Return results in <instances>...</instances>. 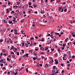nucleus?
<instances>
[{"instance_id":"42","label":"nucleus","mask_w":75,"mask_h":75,"mask_svg":"<svg viewBox=\"0 0 75 75\" xmlns=\"http://www.w3.org/2000/svg\"><path fill=\"white\" fill-rule=\"evenodd\" d=\"M14 31L16 32V33H17V29H15L14 30Z\"/></svg>"},{"instance_id":"18","label":"nucleus","mask_w":75,"mask_h":75,"mask_svg":"<svg viewBox=\"0 0 75 75\" xmlns=\"http://www.w3.org/2000/svg\"><path fill=\"white\" fill-rule=\"evenodd\" d=\"M48 66H49L48 64H46L45 66V68H46V67L47 68H48Z\"/></svg>"},{"instance_id":"29","label":"nucleus","mask_w":75,"mask_h":75,"mask_svg":"<svg viewBox=\"0 0 75 75\" xmlns=\"http://www.w3.org/2000/svg\"><path fill=\"white\" fill-rule=\"evenodd\" d=\"M4 23H7V22H6V20H4Z\"/></svg>"},{"instance_id":"27","label":"nucleus","mask_w":75,"mask_h":75,"mask_svg":"<svg viewBox=\"0 0 75 75\" xmlns=\"http://www.w3.org/2000/svg\"><path fill=\"white\" fill-rule=\"evenodd\" d=\"M55 34L57 35H59V33H55Z\"/></svg>"},{"instance_id":"23","label":"nucleus","mask_w":75,"mask_h":75,"mask_svg":"<svg viewBox=\"0 0 75 75\" xmlns=\"http://www.w3.org/2000/svg\"><path fill=\"white\" fill-rule=\"evenodd\" d=\"M62 74H64V71L62 70Z\"/></svg>"},{"instance_id":"44","label":"nucleus","mask_w":75,"mask_h":75,"mask_svg":"<svg viewBox=\"0 0 75 75\" xmlns=\"http://www.w3.org/2000/svg\"><path fill=\"white\" fill-rule=\"evenodd\" d=\"M12 8H9V10H11V11H12Z\"/></svg>"},{"instance_id":"3","label":"nucleus","mask_w":75,"mask_h":75,"mask_svg":"<svg viewBox=\"0 0 75 75\" xmlns=\"http://www.w3.org/2000/svg\"><path fill=\"white\" fill-rule=\"evenodd\" d=\"M6 11H7V13H9V10H8V9H6Z\"/></svg>"},{"instance_id":"10","label":"nucleus","mask_w":75,"mask_h":75,"mask_svg":"<svg viewBox=\"0 0 75 75\" xmlns=\"http://www.w3.org/2000/svg\"><path fill=\"white\" fill-rule=\"evenodd\" d=\"M12 21H10L9 22H8V23H9V24H12Z\"/></svg>"},{"instance_id":"58","label":"nucleus","mask_w":75,"mask_h":75,"mask_svg":"<svg viewBox=\"0 0 75 75\" xmlns=\"http://www.w3.org/2000/svg\"><path fill=\"white\" fill-rule=\"evenodd\" d=\"M39 65L40 66V67H42V64H39Z\"/></svg>"},{"instance_id":"54","label":"nucleus","mask_w":75,"mask_h":75,"mask_svg":"<svg viewBox=\"0 0 75 75\" xmlns=\"http://www.w3.org/2000/svg\"><path fill=\"white\" fill-rule=\"evenodd\" d=\"M23 68H24V67H23L20 70H19V71H21V70H22V69H23Z\"/></svg>"},{"instance_id":"6","label":"nucleus","mask_w":75,"mask_h":75,"mask_svg":"<svg viewBox=\"0 0 75 75\" xmlns=\"http://www.w3.org/2000/svg\"><path fill=\"white\" fill-rule=\"evenodd\" d=\"M28 55H29L27 53L26 54H25V56L26 57H28Z\"/></svg>"},{"instance_id":"12","label":"nucleus","mask_w":75,"mask_h":75,"mask_svg":"<svg viewBox=\"0 0 75 75\" xmlns=\"http://www.w3.org/2000/svg\"><path fill=\"white\" fill-rule=\"evenodd\" d=\"M21 32L22 33V34H25V33H23L24 32V31H21Z\"/></svg>"},{"instance_id":"40","label":"nucleus","mask_w":75,"mask_h":75,"mask_svg":"<svg viewBox=\"0 0 75 75\" xmlns=\"http://www.w3.org/2000/svg\"><path fill=\"white\" fill-rule=\"evenodd\" d=\"M35 59H36V58H35V57L33 58V59H34V60H35Z\"/></svg>"},{"instance_id":"38","label":"nucleus","mask_w":75,"mask_h":75,"mask_svg":"<svg viewBox=\"0 0 75 75\" xmlns=\"http://www.w3.org/2000/svg\"><path fill=\"white\" fill-rule=\"evenodd\" d=\"M34 45H35H35L37 44V43H34Z\"/></svg>"},{"instance_id":"55","label":"nucleus","mask_w":75,"mask_h":75,"mask_svg":"<svg viewBox=\"0 0 75 75\" xmlns=\"http://www.w3.org/2000/svg\"><path fill=\"white\" fill-rule=\"evenodd\" d=\"M28 13H29V14H30V13H31V11H28Z\"/></svg>"},{"instance_id":"9","label":"nucleus","mask_w":75,"mask_h":75,"mask_svg":"<svg viewBox=\"0 0 75 75\" xmlns=\"http://www.w3.org/2000/svg\"><path fill=\"white\" fill-rule=\"evenodd\" d=\"M37 5H33V6L34 7V8H35V7H37Z\"/></svg>"},{"instance_id":"8","label":"nucleus","mask_w":75,"mask_h":75,"mask_svg":"<svg viewBox=\"0 0 75 75\" xmlns=\"http://www.w3.org/2000/svg\"><path fill=\"white\" fill-rule=\"evenodd\" d=\"M65 46H66V44H63L62 45V47H65Z\"/></svg>"},{"instance_id":"22","label":"nucleus","mask_w":75,"mask_h":75,"mask_svg":"<svg viewBox=\"0 0 75 75\" xmlns=\"http://www.w3.org/2000/svg\"><path fill=\"white\" fill-rule=\"evenodd\" d=\"M14 50H15L16 51H17V49L16 48H14Z\"/></svg>"},{"instance_id":"39","label":"nucleus","mask_w":75,"mask_h":75,"mask_svg":"<svg viewBox=\"0 0 75 75\" xmlns=\"http://www.w3.org/2000/svg\"><path fill=\"white\" fill-rule=\"evenodd\" d=\"M54 62V60H53V59H52L51 62Z\"/></svg>"},{"instance_id":"51","label":"nucleus","mask_w":75,"mask_h":75,"mask_svg":"<svg viewBox=\"0 0 75 75\" xmlns=\"http://www.w3.org/2000/svg\"><path fill=\"white\" fill-rule=\"evenodd\" d=\"M51 34H49L48 35H47V37H48V36H50Z\"/></svg>"},{"instance_id":"2","label":"nucleus","mask_w":75,"mask_h":75,"mask_svg":"<svg viewBox=\"0 0 75 75\" xmlns=\"http://www.w3.org/2000/svg\"><path fill=\"white\" fill-rule=\"evenodd\" d=\"M69 23L71 24L74 23H75V21H70Z\"/></svg>"},{"instance_id":"50","label":"nucleus","mask_w":75,"mask_h":75,"mask_svg":"<svg viewBox=\"0 0 75 75\" xmlns=\"http://www.w3.org/2000/svg\"><path fill=\"white\" fill-rule=\"evenodd\" d=\"M48 50V48L47 47L46 48V49H45V50Z\"/></svg>"},{"instance_id":"17","label":"nucleus","mask_w":75,"mask_h":75,"mask_svg":"<svg viewBox=\"0 0 75 75\" xmlns=\"http://www.w3.org/2000/svg\"><path fill=\"white\" fill-rule=\"evenodd\" d=\"M12 16H8V17H9V18H12Z\"/></svg>"},{"instance_id":"47","label":"nucleus","mask_w":75,"mask_h":75,"mask_svg":"<svg viewBox=\"0 0 75 75\" xmlns=\"http://www.w3.org/2000/svg\"><path fill=\"white\" fill-rule=\"evenodd\" d=\"M31 40H34V38H31Z\"/></svg>"},{"instance_id":"36","label":"nucleus","mask_w":75,"mask_h":75,"mask_svg":"<svg viewBox=\"0 0 75 75\" xmlns=\"http://www.w3.org/2000/svg\"><path fill=\"white\" fill-rule=\"evenodd\" d=\"M1 67H3V64H1L0 65Z\"/></svg>"},{"instance_id":"41","label":"nucleus","mask_w":75,"mask_h":75,"mask_svg":"<svg viewBox=\"0 0 75 75\" xmlns=\"http://www.w3.org/2000/svg\"><path fill=\"white\" fill-rule=\"evenodd\" d=\"M14 34H16H16H18V33H15V32H14Z\"/></svg>"},{"instance_id":"26","label":"nucleus","mask_w":75,"mask_h":75,"mask_svg":"<svg viewBox=\"0 0 75 75\" xmlns=\"http://www.w3.org/2000/svg\"><path fill=\"white\" fill-rule=\"evenodd\" d=\"M64 11H65L66 12H67V9H65L64 10Z\"/></svg>"},{"instance_id":"20","label":"nucleus","mask_w":75,"mask_h":75,"mask_svg":"<svg viewBox=\"0 0 75 75\" xmlns=\"http://www.w3.org/2000/svg\"><path fill=\"white\" fill-rule=\"evenodd\" d=\"M31 2H29L28 3V5L29 6H31Z\"/></svg>"},{"instance_id":"14","label":"nucleus","mask_w":75,"mask_h":75,"mask_svg":"<svg viewBox=\"0 0 75 75\" xmlns=\"http://www.w3.org/2000/svg\"><path fill=\"white\" fill-rule=\"evenodd\" d=\"M3 41V40L2 39L0 40V44L1 43V42H2Z\"/></svg>"},{"instance_id":"56","label":"nucleus","mask_w":75,"mask_h":75,"mask_svg":"<svg viewBox=\"0 0 75 75\" xmlns=\"http://www.w3.org/2000/svg\"><path fill=\"white\" fill-rule=\"evenodd\" d=\"M32 26L33 27H35V24H33V25H32Z\"/></svg>"},{"instance_id":"1","label":"nucleus","mask_w":75,"mask_h":75,"mask_svg":"<svg viewBox=\"0 0 75 75\" xmlns=\"http://www.w3.org/2000/svg\"><path fill=\"white\" fill-rule=\"evenodd\" d=\"M54 61L55 62H56V63H55V64H56V65H57V64H58V61L57 60V59H55V60H54Z\"/></svg>"},{"instance_id":"32","label":"nucleus","mask_w":75,"mask_h":75,"mask_svg":"<svg viewBox=\"0 0 75 75\" xmlns=\"http://www.w3.org/2000/svg\"><path fill=\"white\" fill-rule=\"evenodd\" d=\"M18 52V53H17V55H19V52Z\"/></svg>"},{"instance_id":"21","label":"nucleus","mask_w":75,"mask_h":75,"mask_svg":"<svg viewBox=\"0 0 75 75\" xmlns=\"http://www.w3.org/2000/svg\"><path fill=\"white\" fill-rule=\"evenodd\" d=\"M57 51L58 52H61V50H60V49H58L57 50Z\"/></svg>"},{"instance_id":"7","label":"nucleus","mask_w":75,"mask_h":75,"mask_svg":"<svg viewBox=\"0 0 75 75\" xmlns=\"http://www.w3.org/2000/svg\"><path fill=\"white\" fill-rule=\"evenodd\" d=\"M72 35L73 37H75V34H74V33H72Z\"/></svg>"},{"instance_id":"43","label":"nucleus","mask_w":75,"mask_h":75,"mask_svg":"<svg viewBox=\"0 0 75 75\" xmlns=\"http://www.w3.org/2000/svg\"><path fill=\"white\" fill-rule=\"evenodd\" d=\"M2 52L4 53L6 52V51H5V50H3L2 51Z\"/></svg>"},{"instance_id":"13","label":"nucleus","mask_w":75,"mask_h":75,"mask_svg":"<svg viewBox=\"0 0 75 75\" xmlns=\"http://www.w3.org/2000/svg\"><path fill=\"white\" fill-rule=\"evenodd\" d=\"M55 68L56 69H57V67H56V66H54L53 67V69H55Z\"/></svg>"},{"instance_id":"52","label":"nucleus","mask_w":75,"mask_h":75,"mask_svg":"<svg viewBox=\"0 0 75 75\" xmlns=\"http://www.w3.org/2000/svg\"><path fill=\"white\" fill-rule=\"evenodd\" d=\"M41 41H42V42L44 41V38H42V40H41Z\"/></svg>"},{"instance_id":"63","label":"nucleus","mask_w":75,"mask_h":75,"mask_svg":"<svg viewBox=\"0 0 75 75\" xmlns=\"http://www.w3.org/2000/svg\"><path fill=\"white\" fill-rule=\"evenodd\" d=\"M61 65L62 66V67H63V65H64V64H61Z\"/></svg>"},{"instance_id":"45","label":"nucleus","mask_w":75,"mask_h":75,"mask_svg":"<svg viewBox=\"0 0 75 75\" xmlns=\"http://www.w3.org/2000/svg\"><path fill=\"white\" fill-rule=\"evenodd\" d=\"M2 6V7H6V5H4Z\"/></svg>"},{"instance_id":"25","label":"nucleus","mask_w":75,"mask_h":75,"mask_svg":"<svg viewBox=\"0 0 75 75\" xmlns=\"http://www.w3.org/2000/svg\"><path fill=\"white\" fill-rule=\"evenodd\" d=\"M33 50H29V52H33Z\"/></svg>"},{"instance_id":"31","label":"nucleus","mask_w":75,"mask_h":75,"mask_svg":"<svg viewBox=\"0 0 75 75\" xmlns=\"http://www.w3.org/2000/svg\"><path fill=\"white\" fill-rule=\"evenodd\" d=\"M51 50L52 51H54V49H51Z\"/></svg>"},{"instance_id":"4","label":"nucleus","mask_w":75,"mask_h":75,"mask_svg":"<svg viewBox=\"0 0 75 75\" xmlns=\"http://www.w3.org/2000/svg\"><path fill=\"white\" fill-rule=\"evenodd\" d=\"M63 59L64 60H66L67 59V58H65V57H63Z\"/></svg>"},{"instance_id":"59","label":"nucleus","mask_w":75,"mask_h":75,"mask_svg":"<svg viewBox=\"0 0 75 75\" xmlns=\"http://www.w3.org/2000/svg\"><path fill=\"white\" fill-rule=\"evenodd\" d=\"M37 11H35L34 12V13H35V14H37Z\"/></svg>"},{"instance_id":"46","label":"nucleus","mask_w":75,"mask_h":75,"mask_svg":"<svg viewBox=\"0 0 75 75\" xmlns=\"http://www.w3.org/2000/svg\"><path fill=\"white\" fill-rule=\"evenodd\" d=\"M75 57V55H73V56H72V58H74V57Z\"/></svg>"},{"instance_id":"49","label":"nucleus","mask_w":75,"mask_h":75,"mask_svg":"<svg viewBox=\"0 0 75 75\" xmlns=\"http://www.w3.org/2000/svg\"><path fill=\"white\" fill-rule=\"evenodd\" d=\"M26 71L27 72H28V70H27V69H26Z\"/></svg>"},{"instance_id":"19","label":"nucleus","mask_w":75,"mask_h":75,"mask_svg":"<svg viewBox=\"0 0 75 75\" xmlns=\"http://www.w3.org/2000/svg\"><path fill=\"white\" fill-rule=\"evenodd\" d=\"M59 11H60V10H61L62 9V8L61 7L60 8H59Z\"/></svg>"},{"instance_id":"48","label":"nucleus","mask_w":75,"mask_h":75,"mask_svg":"<svg viewBox=\"0 0 75 75\" xmlns=\"http://www.w3.org/2000/svg\"><path fill=\"white\" fill-rule=\"evenodd\" d=\"M35 38H36V39H38V37H37V36H35Z\"/></svg>"},{"instance_id":"35","label":"nucleus","mask_w":75,"mask_h":75,"mask_svg":"<svg viewBox=\"0 0 75 75\" xmlns=\"http://www.w3.org/2000/svg\"><path fill=\"white\" fill-rule=\"evenodd\" d=\"M62 11H61V12H63V11H64V9L62 8Z\"/></svg>"},{"instance_id":"57","label":"nucleus","mask_w":75,"mask_h":75,"mask_svg":"<svg viewBox=\"0 0 75 75\" xmlns=\"http://www.w3.org/2000/svg\"><path fill=\"white\" fill-rule=\"evenodd\" d=\"M43 48V47H41V48H40V50H42Z\"/></svg>"},{"instance_id":"60","label":"nucleus","mask_w":75,"mask_h":75,"mask_svg":"<svg viewBox=\"0 0 75 75\" xmlns=\"http://www.w3.org/2000/svg\"><path fill=\"white\" fill-rule=\"evenodd\" d=\"M70 62H71L72 61V59H70L69 60Z\"/></svg>"},{"instance_id":"24","label":"nucleus","mask_w":75,"mask_h":75,"mask_svg":"<svg viewBox=\"0 0 75 75\" xmlns=\"http://www.w3.org/2000/svg\"><path fill=\"white\" fill-rule=\"evenodd\" d=\"M17 11H18V13L19 14V13H20V12H19V11L18 10L16 11V12H17Z\"/></svg>"},{"instance_id":"62","label":"nucleus","mask_w":75,"mask_h":75,"mask_svg":"<svg viewBox=\"0 0 75 75\" xmlns=\"http://www.w3.org/2000/svg\"><path fill=\"white\" fill-rule=\"evenodd\" d=\"M17 74V72H16L15 73V75H16Z\"/></svg>"},{"instance_id":"16","label":"nucleus","mask_w":75,"mask_h":75,"mask_svg":"<svg viewBox=\"0 0 75 75\" xmlns=\"http://www.w3.org/2000/svg\"><path fill=\"white\" fill-rule=\"evenodd\" d=\"M15 13V12H14V11H13L11 12V13L12 14H14V13Z\"/></svg>"},{"instance_id":"30","label":"nucleus","mask_w":75,"mask_h":75,"mask_svg":"<svg viewBox=\"0 0 75 75\" xmlns=\"http://www.w3.org/2000/svg\"><path fill=\"white\" fill-rule=\"evenodd\" d=\"M1 61L2 62H3H3H4V60L3 59H2V60Z\"/></svg>"},{"instance_id":"37","label":"nucleus","mask_w":75,"mask_h":75,"mask_svg":"<svg viewBox=\"0 0 75 75\" xmlns=\"http://www.w3.org/2000/svg\"><path fill=\"white\" fill-rule=\"evenodd\" d=\"M7 61H10V60L8 58H7Z\"/></svg>"},{"instance_id":"64","label":"nucleus","mask_w":75,"mask_h":75,"mask_svg":"<svg viewBox=\"0 0 75 75\" xmlns=\"http://www.w3.org/2000/svg\"><path fill=\"white\" fill-rule=\"evenodd\" d=\"M41 46H42L41 45H39V47H41Z\"/></svg>"},{"instance_id":"34","label":"nucleus","mask_w":75,"mask_h":75,"mask_svg":"<svg viewBox=\"0 0 75 75\" xmlns=\"http://www.w3.org/2000/svg\"><path fill=\"white\" fill-rule=\"evenodd\" d=\"M10 1H8V5H10Z\"/></svg>"},{"instance_id":"5","label":"nucleus","mask_w":75,"mask_h":75,"mask_svg":"<svg viewBox=\"0 0 75 75\" xmlns=\"http://www.w3.org/2000/svg\"><path fill=\"white\" fill-rule=\"evenodd\" d=\"M3 70L4 71H6V67H3L2 68Z\"/></svg>"},{"instance_id":"28","label":"nucleus","mask_w":75,"mask_h":75,"mask_svg":"<svg viewBox=\"0 0 75 75\" xmlns=\"http://www.w3.org/2000/svg\"><path fill=\"white\" fill-rule=\"evenodd\" d=\"M21 44H23L22 47H24V43H21Z\"/></svg>"},{"instance_id":"33","label":"nucleus","mask_w":75,"mask_h":75,"mask_svg":"<svg viewBox=\"0 0 75 75\" xmlns=\"http://www.w3.org/2000/svg\"><path fill=\"white\" fill-rule=\"evenodd\" d=\"M54 0H51L50 1V2L51 3H52V1H54Z\"/></svg>"},{"instance_id":"11","label":"nucleus","mask_w":75,"mask_h":75,"mask_svg":"<svg viewBox=\"0 0 75 75\" xmlns=\"http://www.w3.org/2000/svg\"><path fill=\"white\" fill-rule=\"evenodd\" d=\"M25 45H26V47H28V44L27 43H25Z\"/></svg>"},{"instance_id":"15","label":"nucleus","mask_w":75,"mask_h":75,"mask_svg":"<svg viewBox=\"0 0 75 75\" xmlns=\"http://www.w3.org/2000/svg\"><path fill=\"white\" fill-rule=\"evenodd\" d=\"M59 71V70H57V72H56L55 73V74H56V73H57V74H58V71Z\"/></svg>"},{"instance_id":"61","label":"nucleus","mask_w":75,"mask_h":75,"mask_svg":"<svg viewBox=\"0 0 75 75\" xmlns=\"http://www.w3.org/2000/svg\"><path fill=\"white\" fill-rule=\"evenodd\" d=\"M12 57H13V58H14V57H15L14 55H13L12 56Z\"/></svg>"},{"instance_id":"53","label":"nucleus","mask_w":75,"mask_h":75,"mask_svg":"<svg viewBox=\"0 0 75 75\" xmlns=\"http://www.w3.org/2000/svg\"><path fill=\"white\" fill-rule=\"evenodd\" d=\"M0 55L1 56H2V55H3V53L2 52L0 54Z\"/></svg>"}]
</instances>
